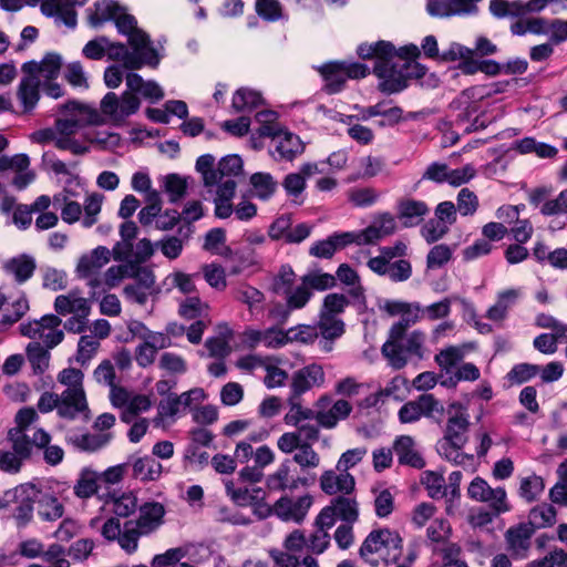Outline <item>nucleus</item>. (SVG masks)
Masks as SVG:
<instances>
[{
  "instance_id": "f257e3e1",
  "label": "nucleus",
  "mask_w": 567,
  "mask_h": 567,
  "mask_svg": "<svg viewBox=\"0 0 567 567\" xmlns=\"http://www.w3.org/2000/svg\"><path fill=\"white\" fill-rule=\"evenodd\" d=\"M403 553V539L389 528L373 529L359 549L361 559L371 567L396 564Z\"/></svg>"
},
{
  "instance_id": "f03ea898",
  "label": "nucleus",
  "mask_w": 567,
  "mask_h": 567,
  "mask_svg": "<svg viewBox=\"0 0 567 567\" xmlns=\"http://www.w3.org/2000/svg\"><path fill=\"white\" fill-rule=\"evenodd\" d=\"M196 169L200 173L205 187L218 188L226 182H235L234 178L243 173V161L238 155H227L216 166L215 157L205 154L197 158Z\"/></svg>"
},
{
  "instance_id": "7ed1b4c3",
  "label": "nucleus",
  "mask_w": 567,
  "mask_h": 567,
  "mask_svg": "<svg viewBox=\"0 0 567 567\" xmlns=\"http://www.w3.org/2000/svg\"><path fill=\"white\" fill-rule=\"evenodd\" d=\"M141 106V100L132 92L125 91L118 96L113 92L104 95L100 110L114 125H123L126 118L135 114Z\"/></svg>"
},
{
  "instance_id": "20e7f679",
  "label": "nucleus",
  "mask_w": 567,
  "mask_h": 567,
  "mask_svg": "<svg viewBox=\"0 0 567 567\" xmlns=\"http://www.w3.org/2000/svg\"><path fill=\"white\" fill-rule=\"evenodd\" d=\"M39 495L40 491L33 484H20L4 493V504H0V506H6L10 503L17 504L13 517L18 526H25L33 517V504Z\"/></svg>"
},
{
  "instance_id": "39448f33",
  "label": "nucleus",
  "mask_w": 567,
  "mask_h": 567,
  "mask_svg": "<svg viewBox=\"0 0 567 567\" xmlns=\"http://www.w3.org/2000/svg\"><path fill=\"white\" fill-rule=\"evenodd\" d=\"M105 53L111 60L122 61L123 66L130 70H137L143 65L155 68L159 62L157 51L153 47H145V49L128 52L125 44L120 42L113 43L109 40Z\"/></svg>"
},
{
  "instance_id": "423d86ee",
  "label": "nucleus",
  "mask_w": 567,
  "mask_h": 567,
  "mask_svg": "<svg viewBox=\"0 0 567 567\" xmlns=\"http://www.w3.org/2000/svg\"><path fill=\"white\" fill-rule=\"evenodd\" d=\"M394 59L395 51L391 56L378 60L373 69L374 74L382 80L379 90L388 94L400 92L408 85L403 63L394 62Z\"/></svg>"
},
{
  "instance_id": "0eeeda50",
  "label": "nucleus",
  "mask_w": 567,
  "mask_h": 567,
  "mask_svg": "<svg viewBox=\"0 0 567 567\" xmlns=\"http://www.w3.org/2000/svg\"><path fill=\"white\" fill-rule=\"evenodd\" d=\"M470 425L467 409L461 403H451L447 409V420L442 439L449 440L456 447H464L468 441Z\"/></svg>"
},
{
  "instance_id": "6e6552de",
  "label": "nucleus",
  "mask_w": 567,
  "mask_h": 567,
  "mask_svg": "<svg viewBox=\"0 0 567 567\" xmlns=\"http://www.w3.org/2000/svg\"><path fill=\"white\" fill-rule=\"evenodd\" d=\"M467 495L473 501L487 503L496 514L509 511L505 489L502 487L492 488L482 477H475L470 483Z\"/></svg>"
},
{
  "instance_id": "1a4fd4ad",
  "label": "nucleus",
  "mask_w": 567,
  "mask_h": 567,
  "mask_svg": "<svg viewBox=\"0 0 567 567\" xmlns=\"http://www.w3.org/2000/svg\"><path fill=\"white\" fill-rule=\"evenodd\" d=\"M396 228V220L392 214H379L365 229L354 233V236H357L355 244H373L384 237L393 235Z\"/></svg>"
},
{
  "instance_id": "9d476101",
  "label": "nucleus",
  "mask_w": 567,
  "mask_h": 567,
  "mask_svg": "<svg viewBox=\"0 0 567 567\" xmlns=\"http://www.w3.org/2000/svg\"><path fill=\"white\" fill-rule=\"evenodd\" d=\"M296 431L285 432L277 440V447L284 454H292L299 444L317 442L320 436V429L312 423H301Z\"/></svg>"
},
{
  "instance_id": "9b49d317",
  "label": "nucleus",
  "mask_w": 567,
  "mask_h": 567,
  "mask_svg": "<svg viewBox=\"0 0 567 567\" xmlns=\"http://www.w3.org/2000/svg\"><path fill=\"white\" fill-rule=\"evenodd\" d=\"M330 404L328 396H322L317 402L316 421L326 429L334 427L340 420H344L352 411V405L346 400L336 401L328 410Z\"/></svg>"
},
{
  "instance_id": "f8f14e48",
  "label": "nucleus",
  "mask_w": 567,
  "mask_h": 567,
  "mask_svg": "<svg viewBox=\"0 0 567 567\" xmlns=\"http://www.w3.org/2000/svg\"><path fill=\"white\" fill-rule=\"evenodd\" d=\"M524 292L522 288H508L497 292L496 301L485 313V317L494 323L502 326L507 319L509 310L518 302Z\"/></svg>"
},
{
  "instance_id": "ddd939ff",
  "label": "nucleus",
  "mask_w": 567,
  "mask_h": 567,
  "mask_svg": "<svg viewBox=\"0 0 567 567\" xmlns=\"http://www.w3.org/2000/svg\"><path fill=\"white\" fill-rule=\"evenodd\" d=\"M355 239L354 231L334 233L323 240L315 241L309 248V254L317 258L330 259L338 250L354 244Z\"/></svg>"
},
{
  "instance_id": "4468645a",
  "label": "nucleus",
  "mask_w": 567,
  "mask_h": 567,
  "mask_svg": "<svg viewBox=\"0 0 567 567\" xmlns=\"http://www.w3.org/2000/svg\"><path fill=\"white\" fill-rule=\"evenodd\" d=\"M16 96L21 107V114H31L41 97L40 78L24 74L18 84Z\"/></svg>"
},
{
  "instance_id": "2eb2a0df",
  "label": "nucleus",
  "mask_w": 567,
  "mask_h": 567,
  "mask_svg": "<svg viewBox=\"0 0 567 567\" xmlns=\"http://www.w3.org/2000/svg\"><path fill=\"white\" fill-rule=\"evenodd\" d=\"M430 209L425 202L411 197H403L396 203V217L406 228L420 225Z\"/></svg>"
},
{
  "instance_id": "dca6fc26",
  "label": "nucleus",
  "mask_w": 567,
  "mask_h": 567,
  "mask_svg": "<svg viewBox=\"0 0 567 567\" xmlns=\"http://www.w3.org/2000/svg\"><path fill=\"white\" fill-rule=\"evenodd\" d=\"M324 383V371L320 364H309L293 373L291 393L301 395L312 388H319Z\"/></svg>"
},
{
  "instance_id": "f3484780",
  "label": "nucleus",
  "mask_w": 567,
  "mask_h": 567,
  "mask_svg": "<svg viewBox=\"0 0 567 567\" xmlns=\"http://www.w3.org/2000/svg\"><path fill=\"white\" fill-rule=\"evenodd\" d=\"M320 488L328 495H349L354 491L355 481L349 472L324 471L319 480Z\"/></svg>"
},
{
  "instance_id": "a211bd4d",
  "label": "nucleus",
  "mask_w": 567,
  "mask_h": 567,
  "mask_svg": "<svg viewBox=\"0 0 567 567\" xmlns=\"http://www.w3.org/2000/svg\"><path fill=\"white\" fill-rule=\"evenodd\" d=\"M307 481L301 477H297L293 474V470L291 467V461L285 460L277 470L268 475L266 485L269 491H293L299 487V485H306Z\"/></svg>"
},
{
  "instance_id": "6ab92c4d",
  "label": "nucleus",
  "mask_w": 567,
  "mask_h": 567,
  "mask_svg": "<svg viewBox=\"0 0 567 567\" xmlns=\"http://www.w3.org/2000/svg\"><path fill=\"white\" fill-rule=\"evenodd\" d=\"M120 33L127 35L128 43L133 50L152 47L148 35L136 27V20L133 16L125 12L124 9L114 19Z\"/></svg>"
},
{
  "instance_id": "aec40b11",
  "label": "nucleus",
  "mask_w": 567,
  "mask_h": 567,
  "mask_svg": "<svg viewBox=\"0 0 567 567\" xmlns=\"http://www.w3.org/2000/svg\"><path fill=\"white\" fill-rule=\"evenodd\" d=\"M312 504L309 495L301 496L296 501L288 497L279 498L274 505V513L284 520L301 522Z\"/></svg>"
},
{
  "instance_id": "412c9836",
  "label": "nucleus",
  "mask_w": 567,
  "mask_h": 567,
  "mask_svg": "<svg viewBox=\"0 0 567 567\" xmlns=\"http://www.w3.org/2000/svg\"><path fill=\"white\" fill-rule=\"evenodd\" d=\"M111 260V250L105 246H97L90 252L80 257L76 265L79 277H90L100 274L101 269Z\"/></svg>"
},
{
  "instance_id": "4be33fe9",
  "label": "nucleus",
  "mask_w": 567,
  "mask_h": 567,
  "mask_svg": "<svg viewBox=\"0 0 567 567\" xmlns=\"http://www.w3.org/2000/svg\"><path fill=\"white\" fill-rule=\"evenodd\" d=\"M393 452L401 465L414 468L425 466V461L416 447L415 440L410 435H400L393 442Z\"/></svg>"
},
{
  "instance_id": "5701e85b",
  "label": "nucleus",
  "mask_w": 567,
  "mask_h": 567,
  "mask_svg": "<svg viewBox=\"0 0 567 567\" xmlns=\"http://www.w3.org/2000/svg\"><path fill=\"white\" fill-rule=\"evenodd\" d=\"M164 515L165 508L161 503L150 502L140 506L138 517L133 522L147 536L163 524Z\"/></svg>"
},
{
  "instance_id": "b1692460",
  "label": "nucleus",
  "mask_w": 567,
  "mask_h": 567,
  "mask_svg": "<svg viewBox=\"0 0 567 567\" xmlns=\"http://www.w3.org/2000/svg\"><path fill=\"white\" fill-rule=\"evenodd\" d=\"M61 66V56L55 53H48L40 63L35 61L25 62L22 65V72L33 76L41 75L45 81H54L60 74Z\"/></svg>"
},
{
  "instance_id": "393cba45",
  "label": "nucleus",
  "mask_w": 567,
  "mask_h": 567,
  "mask_svg": "<svg viewBox=\"0 0 567 567\" xmlns=\"http://www.w3.org/2000/svg\"><path fill=\"white\" fill-rule=\"evenodd\" d=\"M89 404L85 392H62L58 414L61 417L73 420L80 414L87 417Z\"/></svg>"
},
{
  "instance_id": "a878e982",
  "label": "nucleus",
  "mask_w": 567,
  "mask_h": 567,
  "mask_svg": "<svg viewBox=\"0 0 567 567\" xmlns=\"http://www.w3.org/2000/svg\"><path fill=\"white\" fill-rule=\"evenodd\" d=\"M54 309L62 316L74 313L83 317L89 316L91 306L89 300L82 297L79 291L71 290L66 295H60L55 298Z\"/></svg>"
},
{
  "instance_id": "bb28decb",
  "label": "nucleus",
  "mask_w": 567,
  "mask_h": 567,
  "mask_svg": "<svg viewBox=\"0 0 567 567\" xmlns=\"http://www.w3.org/2000/svg\"><path fill=\"white\" fill-rule=\"evenodd\" d=\"M316 327L319 334L323 338L320 346L326 352H330L332 350V341L344 333V322L339 317L319 315V321Z\"/></svg>"
},
{
  "instance_id": "cd10ccee",
  "label": "nucleus",
  "mask_w": 567,
  "mask_h": 567,
  "mask_svg": "<svg viewBox=\"0 0 567 567\" xmlns=\"http://www.w3.org/2000/svg\"><path fill=\"white\" fill-rule=\"evenodd\" d=\"M38 420V414L34 409L25 408L21 409L16 415L17 426L14 429H21V431L32 432L33 444L35 447H43L51 441L50 434L43 429L32 427V423Z\"/></svg>"
},
{
  "instance_id": "c85d7f7f",
  "label": "nucleus",
  "mask_w": 567,
  "mask_h": 567,
  "mask_svg": "<svg viewBox=\"0 0 567 567\" xmlns=\"http://www.w3.org/2000/svg\"><path fill=\"white\" fill-rule=\"evenodd\" d=\"M305 150L301 140L289 132H281L275 141V158L292 161Z\"/></svg>"
},
{
  "instance_id": "c756f323",
  "label": "nucleus",
  "mask_w": 567,
  "mask_h": 567,
  "mask_svg": "<svg viewBox=\"0 0 567 567\" xmlns=\"http://www.w3.org/2000/svg\"><path fill=\"white\" fill-rule=\"evenodd\" d=\"M37 268L34 258L28 255H20L9 259L3 269L7 275L14 278L18 284H23L29 280Z\"/></svg>"
},
{
  "instance_id": "7c9ffc66",
  "label": "nucleus",
  "mask_w": 567,
  "mask_h": 567,
  "mask_svg": "<svg viewBox=\"0 0 567 567\" xmlns=\"http://www.w3.org/2000/svg\"><path fill=\"white\" fill-rule=\"evenodd\" d=\"M127 91L133 94L140 93L143 97L152 102L159 101L164 96L161 86L154 81H144L137 73H128L126 75Z\"/></svg>"
},
{
  "instance_id": "2f4dec72",
  "label": "nucleus",
  "mask_w": 567,
  "mask_h": 567,
  "mask_svg": "<svg viewBox=\"0 0 567 567\" xmlns=\"http://www.w3.org/2000/svg\"><path fill=\"white\" fill-rule=\"evenodd\" d=\"M533 528L528 525H518L506 532V540L509 550L516 557H525L530 546Z\"/></svg>"
},
{
  "instance_id": "473e14b6",
  "label": "nucleus",
  "mask_w": 567,
  "mask_h": 567,
  "mask_svg": "<svg viewBox=\"0 0 567 567\" xmlns=\"http://www.w3.org/2000/svg\"><path fill=\"white\" fill-rule=\"evenodd\" d=\"M424 319L423 307L419 302H408L401 319L390 329L391 338L402 339L406 329Z\"/></svg>"
},
{
  "instance_id": "72a5a7b5",
  "label": "nucleus",
  "mask_w": 567,
  "mask_h": 567,
  "mask_svg": "<svg viewBox=\"0 0 567 567\" xmlns=\"http://www.w3.org/2000/svg\"><path fill=\"white\" fill-rule=\"evenodd\" d=\"M472 9L470 3L461 0H429L426 10L432 17H451L455 14H468Z\"/></svg>"
},
{
  "instance_id": "f704fd0d",
  "label": "nucleus",
  "mask_w": 567,
  "mask_h": 567,
  "mask_svg": "<svg viewBox=\"0 0 567 567\" xmlns=\"http://www.w3.org/2000/svg\"><path fill=\"white\" fill-rule=\"evenodd\" d=\"M233 297L235 300L246 305L251 315L256 311L259 312L265 301V295L248 284H240L235 287L233 289Z\"/></svg>"
},
{
  "instance_id": "c9c22d12",
  "label": "nucleus",
  "mask_w": 567,
  "mask_h": 567,
  "mask_svg": "<svg viewBox=\"0 0 567 567\" xmlns=\"http://www.w3.org/2000/svg\"><path fill=\"white\" fill-rule=\"evenodd\" d=\"M319 73L326 81V91L329 94H334L343 89L347 81L343 65L341 62H330L318 68Z\"/></svg>"
},
{
  "instance_id": "e433bc0d",
  "label": "nucleus",
  "mask_w": 567,
  "mask_h": 567,
  "mask_svg": "<svg viewBox=\"0 0 567 567\" xmlns=\"http://www.w3.org/2000/svg\"><path fill=\"white\" fill-rule=\"evenodd\" d=\"M177 394H169L166 399L162 400L157 406V414L152 420L156 427L166 429L174 423L176 415L181 410Z\"/></svg>"
},
{
  "instance_id": "4c0bfd02",
  "label": "nucleus",
  "mask_w": 567,
  "mask_h": 567,
  "mask_svg": "<svg viewBox=\"0 0 567 567\" xmlns=\"http://www.w3.org/2000/svg\"><path fill=\"white\" fill-rule=\"evenodd\" d=\"M236 187V182H226L223 185H219L214 200L216 217L223 219L228 218L233 212H235L230 202L235 196Z\"/></svg>"
},
{
  "instance_id": "58836bf2",
  "label": "nucleus",
  "mask_w": 567,
  "mask_h": 567,
  "mask_svg": "<svg viewBox=\"0 0 567 567\" xmlns=\"http://www.w3.org/2000/svg\"><path fill=\"white\" fill-rule=\"evenodd\" d=\"M292 462L296 463L302 472L317 470L321 464L320 454L312 447V444L303 442L292 452Z\"/></svg>"
},
{
  "instance_id": "ea45409f",
  "label": "nucleus",
  "mask_w": 567,
  "mask_h": 567,
  "mask_svg": "<svg viewBox=\"0 0 567 567\" xmlns=\"http://www.w3.org/2000/svg\"><path fill=\"white\" fill-rule=\"evenodd\" d=\"M467 347L464 344L447 346L435 354L434 361L442 371L450 373L464 359Z\"/></svg>"
},
{
  "instance_id": "a19ab883",
  "label": "nucleus",
  "mask_w": 567,
  "mask_h": 567,
  "mask_svg": "<svg viewBox=\"0 0 567 567\" xmlns=\"http://www.w3.org/2000/svg\"><path fill=\"white\" fill-rule=\"evenodd\" d=\"M53 204L60 206L61 218L64 223L72 225L82 219V205L70 198L66 190L53 196Z\"/></svg>"
},
{
  "instance_id": "79ce46f5",
  "label": "nucleus",
  "mask_w": 567,
  "mask_h": 567,
  "mask_svg": "<svg viewBox=\"0 0 567 567\" xmlns=\"http://www.w3.org/2000/svg\"><path fill=\"white\" fill-rule=\"evenodd\" d=\"M300 395L291 393L288 398L289 411L284 416V421L289 426H297L303 421L316 420V411L305 408L300 402Z\"/></svg>"
},
{
  "instance_id": "37998d69",
  "label": "nucleus",
  "mask_w": 567,
  "mask_h": 567,
  "mask_svg": "<svg viewBox=\"0 0 567 567\" xmlns=\"http://www.w3.org/2000/svg\"><path fill=\"white\" fill-rule=\"evenodd\" d=\"M76 449L85 452H95L104 447L112 440L111 433L100 434H72L68 437Z\"/></svg>"
},
{
  "instance_id": "c03bdc74",
  "label": "nucleus",
  "mask_w": 567,
  "mask_h": 567,
  "mask_svg": "<svg viewBox=\"0 0 567 567\" xmlns=\"http://www.w3.org/2000/svg\"><path fill=\"white\" fill-rule=\"evenodd\" d=\"M61 114L72 120L84 117L83 125L100 123V114L95 109L76 101H70L62 105Z\"/></svg>"
},
{
  "instance_id": "a18cd8bd",
  "label": "nucleus",
  "mask_w": 567,
  "mask_h": 567,
  "mask_svg": "<svg viewBox=\"0 0 567 567\" xmlns=\"http://www.w3.org/2000/svg\"><path fill=\"white\" fill-rule=\"evenodd\" d=\"M227 495L239 506H248L264 499L265 492L260 487L236 488L231 481L225 484Z\"/></svg>"
},
{
  "instance_id": "49530a36",
  "label": "nucleus",
  "mask_w": 567,
  "mask_h": 567,
  "mask_svg": "<svg viewBox=\"0 0 567 567\" xmlns=\"http://www.w3.org/2000/svg\"><path fill=\"white\" fill-rule=\"evenodd\" d=\"M37 503L38 514L43 520L53 522L63 516L64 507L54 495L40 492Z\"/></svg>"
},
{
  "instance_id": "de8ad7c7",
  "label": "nucleus",
  "mask_w": 567,
  "mask_h": 567,
  "mask_svg": "<svg viewBox=\"0 0 567 567\" xmlns=\"http://www.w3.org/2000/svg\"><path fill=\"white\" fill-rule=\"evenodd\" d=\"M41 11L48 17H58L70 28L76 25V13L73 9L66 8L63 0H43Z\"/></svg>"
},
{
  "instance_id": "09e8293b",
  "label": "nucleus",
  "mask_w": 567,
  "mask_h": 567,
  "mask_svg": "<svg viewBox=\"0 0 567 567\" xmlns=\"http://www.w3.org/2000/svg\"><path fill=\"white\" fill-rule=\"evenodd\" d=\"M162 470V464L151 456L138 457L133 463V475L141 481L158 480Z\"/></svg>"
},
{
  "instance_id": "8fccbe9b",
  "label": "nucleus",
  "mask_w": 567,
  "mask_h": 567,
  "mask_svg": "<svg viewBox=\"0 0 567 567\" xmlns=\"http://www.w3.org/2000/svg\"><path fill=\"white\" fill-rule=\"evenodd\" d=\"M142 536L146 535L142 533L133 519H128L123 524L117 544L126 554L131 555L137 550L138 540Z\"/></svg>"
},
{
  "instance_id": "3c124183",
  "label": "nucleus",
  "mask_w": 567,
  "mask_h": 567,
  "mask_svg": "<svg viewBox=\"0 0 567 567\" xmlns=\"http://www.w3.org/2000/svg\"><path fill=\"white\" fill-rule=\"evenodd\" d=\"M334 508L339 519L344 524H353L359 518L358 503L353 497L338 496L330 503Z\"/></svg>"
},
{
  "instance_id": "603ef678",
  "label": "nucleus",
  "mask_w": 567,
  "mask_h": 567,
  "mask_svg": "<svg viewBox=\"0 0 567 567\" xmlns=\"http://www.w3.org/2000/svg\"><path fill=\"white\" fill-rule=\"evenodd\" d=\"M27 359L34 373L41 374L49 368L50 352L40 342L33 341L27 346Z\"/></svg>"
},
{
  "instance_id": "864d4df0",
  "label": "nucleus",
  "mask_w": 567,
  "mask_h": 567,
  "mask_svg": "<svg viewBox=\"0 0 567 567\" xmlns=\"http://www.w3.org/2000/svg\"><path fill=\"white\" fill-rule=\"evenodd\" d=\"M99 474L92 470L85 468L81 471L76 480L73 491L79 498H90L97 493Z\"/></svg>"
},
{
  "instance_id": "5fc2aeb1",
  "label": "nucleus",
  "mask_w": 567,
  "mask_h": 567,
  "mask_svg": "<svg viewBox=\"0 0 567 567\" xmlns=\"http://www.w3.org/2000/svg\"><path fill=\"white\" fill-rule=\"evenodd\" d=\"M556 516L557 513L553 505L542 503L530 509L528 520L534 528H545L556 523Z\"/></svg>"
},
{
  "instance_id": "6e6d98bb",
  "label": "nucleus",
  "mask_w": 567,
  "mask_h": 567,
  "mask_svg": "<svg viewBox=\"0 0 567 567\" xmlns=\"http://www.w3.org/2000/svg\"><path fill=\"white\" fill-rule=\"evenodd\" d=\"M123 8L114 0H101L95 3V11L90 16V23L100 27L105 21L114 20Z\"/></svg>"
},
{
  "instance_id": "4d7b16f0",
  "label": "nucleus",
  "mask_w": 567,
  "mask_h": 567,
  "mask_svg": "<svg viewBox=\"0 0 567 567\" xmlns=\"http://www.w3.org/2000/svg\"><path fill=\"white\" fill-rule=\"evenodd\" d=\"M8 437L12 443L13 452L22 460L28 458L31 455L32 447H35L32 432L21 431V429H11L8 433Z\"/></svg>"
},
{
  "instance_id": "13d9d810",
  "label": "nucleus",
  "mask_w": 567,
  "mask_h": 567,
  "mask_svg": "<svg viewBox=\"0 0 567 567\" xmlns=\"http://www.w3.org/2000/svg\"><path fill=\"white\" fill-rule=\"evenodd\" d=\"M250 184L256 197L261 200L269 199L277 189V182L269 173H255L250 177Z\"/></svg>"
},
{
  "instance_id": "bf43d9fd",
  "label": "nucleus",
  "mask_w": 567,
  "mask_h": 567,
  "mask_svg": "<svg viewBox=\"0 0 567 567\" xmlns=\"http://www.w3.org/2000/svg\"><path fill=\"white\" fill-rule=\"evenodd\" d=\"M262 103V97L259 92L241 87L238 89L233 95V107L237 112L251 111Z\"/></svg>"
},
{
  "instance_id": "052dcab7",
  "label": "nucleus",
  "mask_w": 567,
  "mask_h": 567,
  "mask_svg": "<svg viewBox=\"0 0 567 567\" xmlns=\"http://www.w3.org/2000/svg\"><path fill=\"white\" fill-rule=\"evenodd\" d=\"M106 504L112 506V512L117 517H128L138 507L137 497L132 492L112 496Z\"/></svg>"
},
{
  "instance_id": "680f3d73",
  "label": "nucleus",
  "mask_w": 567,
  "mask_h": 567,
  "mask_svg": "<svg viewBox=\"0 0 567 567\" xmlns=\"http://www.w3.org/2000/svg\"><path fill=\"white\" fill-rule=\"evenodd\" d=\"M132 277V261H125L109 267L103 272V287L113 289L121 285L124 279Z\"/></svg>"
},
{
  "instance_id": "e2e57ef3",
  "label": "nucleus",
  "mask_w": 567,
  "mask_h": 567,
  "mask_svg": "<svg viewBox=\"0 0 567 567\" xmlns=\"http://www.w3.org/2000/svg\"><path fill=\"white\" fill-rule=\"evenodd\" d=\"M103 198V195L97 193L86 196L82 207L83 217L81 219V224L84 228H91L97 223L99 215L102 210Z\"/></svg>"
},
{
  "instance_id": "0e129e2a",
  "label": "nucleus",
  "mask_w": 567,
  "mask_h": 567,
  "mask_svg": "<svg viewBox=\"0 0 567 567\" xmlns=\"http://www.w3.org/2000/svg\"><path fill=\"white\" fill-rule=\"evenodd\" d=\"M421 483L431 498L436 499L447 496V486L442 474L426 471L422 475Z\"/></svg>"
},
{
  "instance_id": "69168bd1",
  "label": "nucleus",
  "mask_w": 567,
  "mask_h": 567,
  "mask_svg": "<svg viewBox=\"0 0 567 567\" xmlns=\"http://www.w3.org/2000/svg\"><path fill=\"white\" fill-rule=\"evenodd\" d=\"M544 489V480L536 474H532L520 480L519 496L528 503L536 501Z\"/></svg>"
},
{
  "instance_id": "338daca9",
  "label": "nucleus",
  "mask_w": 567,
  "mask_h": 567,
  "mask_svg": "<svg viewBox=\"0 0 567 567\" xmlns=\"http://www.w3.org/2000/svg\"><path fill=\"white\" fill-rule=\"evenodd\" d=\"M401 339H390L383 344L382 353L394 369H402L406 363L405 351L400 342Z\"/></svg>"
},
{
  "instance_id": "774afa93",
  "label": "nucleus",
  "mask_w": 567,
  "mask_h": 567,
  "mask_svg": "<svg viewBox=\"0 0 567 567\" xmlns=\"http://www.w3.org/2000/svg\"><path fill=\"white\" fill-rule=\"evenodd\" d=\"M284 293L292 311L305 308L312 297V291L308 289L301 279L300 285L295 288L286 289Z\"/></svg>"
}]
</instances>
